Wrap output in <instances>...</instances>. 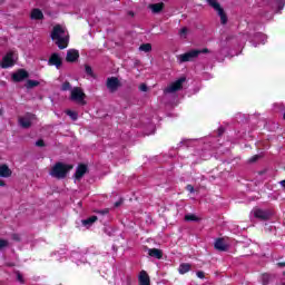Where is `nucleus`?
Instances as JSON below:
<instances>
[{"instance_id":"obj_26","label":"nucleus","mask_w":285,"mask_h":285,"mask_svg":"<svg viewBox=\"0 0 285 285\" xmlns=\"http://www.w3.org/2000/svg\"><path fill=\"white\" fill-rule=\"evenodd\" d=\"M180 39H188V27H183L178 32Z\"/></svg>"},{"instance_id":"obj_35","label":"nucleus","mask_w":285,"mask_h":285,"mask_svg":"<svg viewBox=\"0 0 285 285\" xmlns=\"http://www.w3.org/2000/svg\"><path fill=\"white\" fill-rule=\"evenodd\" d=\"M36 146H38V148H43L46 147V142L43 141V139H39L36 141Z\"/></svg>"},{"instance_id":"obj_17","label":"nucleus","mask_w":285,"mask_h":285,"mask_svg":"<svg viewBox=\"0 0 285 285\" xmlns=\"http://www.w3.org/2000/svg\"><path fill=\"white\" fill-rule=\"evenodd\" d=\"M0 177H12V170L10 167H8V165H0Z\"/></svg>"},{"instance_id":"obj_28","label":"nucleus","mask_w":285,"mask_h":285,"mask_svg":"<svg viewBox=\"0 0 285 285\" xmlns=\"http://www.w3.org/2000/svg\"><path fill=\"white\" fill-rule=\"evenodd\" d=\"M199 217L195 214H187L185 215V222H199Z\"/></svg>"},{"instance_id":"obj_30","label":"nucleus","mask_w":285,"mask_h":285,"mask_svg":"<svg viewBox=\"0 0 285 285\" xmlns=\"http://www.w3.org/2000/svg\"><path fill=\"white\" fill-rule=\"evenodd\" d=\"M85 72L88 75V77L95 79V72L92 71V67H90V65H85Z\"/></svg>"},{"instance_id":"obj_53","label":"nucleus","mask_w":285,"mask_h":285,"mask_svg":"<svg viewBox=\"0 0 285 285\" xmlns=\"http://www.w3.org/2000/svg\"><path fill=\"white\" fill-rule=\"evenodd\" d=\"M78 206H81V203H78Z\"/></svg>"},{"instance_id":"obj_42","label":"nucleus","mask_w":285,"mask_h":285,"mask_svg":"<svg viewBox=\"0 0 285 285\" xmlns=\"http://www.w3.org/2000/svg\"><path fill=\"white\" fill-rule=\"evenodd\" d=\"M196 275L199 277V279H204L205 277L204 272H197Z\"/></svg>"},{"instance_id":"obj_31","label":"nucleus","mask_w":285,"mask_h":285,"mask_svg":"<svg viewBox=\"0 0 285 285\" xmlns=\"http://www.w3.org/2000/svg\"><path fill=\"white\" fill-rule=\"evenodd\" d=\"M277 12H282V10H284V6H285V0H277Z\"/></svg>"},{"instance_id":"obj_12","label":"nucleus","mask_w":285,"mask_h":285,"mask_svg":"<svg viewBox=\"0 0 285 285\" xmlns=\"http://www.w3.org/2000/svg\"><path fill=\"white\" fill-rule=\"evenodd\" d=\"M49 66H55L58 70L63 65V60H61V56L59 53H52L48 60Z\"/></svg>"},{"instance_id":"obj_54","label":"nucleus","mask_w":285,"mask_h":285,"mask_svg":"<svg viewBox=\"0 0 285 285\" xmlns=\"http://www.w3.org/2000/svg\"><path fill=\"white\" fill-rule=\"evenodd\" d=\"M281 285H285V283H282Z\"/></svg>"},{"instance_id":"obj_9","label":"nucleus","mask_w":285,"mask_h":285,"mask_svg":"<svg viewBox=\"0 0 285 285\" xmlns=\"http://www.w3.org/2000/svg\"><path fill=\"white\" fill-rule=\"evenodd\" d=\"M214 248L219 253H226L230 248V245H228L224 238H216Z\"/></svg>"},{"instance_id":"obj_13","label":"nucleus","mask_w":285,"mask_h":285,"mask_svg":"<svg viewBox=\"0 0 285 285\" xmlns=\"http://www.w3.org/2000/svg\"><path fill=\"white\" fill-rule=\"evenodd\" d=\"M1 68H12L14 66V58H12V52L7 53L0 63Z\"/></svg>"},{"instance_id":"obj_52","label":"nucleus","mask_w":285,"mask_h":285,"mask_svg":"<svg viewBox=\"0 0 285 285\" xmlns=\"http://www.w3.org/2000/svg\"><path fill=\"white\" fill-rule=\"evenodd\" d=\"M9 266H14V264H9Z\"/></svg>"},{"instance_id":"obj_43","label":"nucleus","mask_w":285,"mask_h":285,"mask_svg":"<svg viewBox=\"0 0 285 285\" xmlns=\"http://www.w3.org/2000/svg\"><path fill=\"white\" fill-rule=\"evenodd\" d=\"M187 190H189L190 193H195V187H193V185H187Z\"/></svg>"},{"instance_id":"obj_27","label":"nucleus","mask_w":285,"mask_h":285,"mask_svg":"<svg viewBox=\"0 0 285 285\" xmlns=\"http://www.w3.org/2000/svg\"><path fill=\"white\" fill-rule=\"evenodd\" d=\"M140 52H150V50H153V45L150 43H142L139 47Z\"/></svg>"},{"instance_id":"obj_5","label":"nucleus","mask_w":285,"mask_h":285,"mask_svg":"<svg viewBox=\"0 0 285 285\" xmlns=\"http://www.w3.org/2000/svg\"><path fill=\"white\" fill-rule=\"evenodd\" d=\"M186 82V77H181L171 85H169L167 88H165L164 92L165 95H173V92H178V90H181L184 88V83Z\"/></svg>"},{"instance_id":"obj_16","label":"nucleus","mask_w":285,"mask_h":285,"mask_svg":"<svg viewBox=\"0 0 285 285\" xmlns=\"http://www.w3.org/2000/svg\"><path fill=\"white\" fill-rule=\"evenodd\" d=\"M138 282L140 285H150V276H148V273L146 271H141L138 276Z\"/></svg>"},{"instance_id":"obj_51","label":"nucleus","mask_w":285,"mask_h":285,"mask_svg":"<svg viewBox=\"0 0 285 285\" xmlns=\"http://www.w3.org/2000/svg\"><path fill=\"white\" fill-rule=\"evenodd\" d=\"M283 119H285V111H284V115H283Z\"/></svg>"},{"instance_id":"obj_2","label":"nucleus","mask_w":285,"mask_h":285,"mask_svg":"<svg viewBox=\"0 0 285 285\" xmlns=\"http://www.w3.org/2000/svg\"><path fill=\"white\" fill-rule=\"evenodd\" d=\"M72 165H66L63 163H56L53 167L51 168L49 175L51 177H55V179H66L68 176V173L72 170Z\"/></svg>"},{"instance_id":"obj_6","label":"nucleus","mask_w":285,"mask_h":285,"mask_svg":"<svg viewBox=\"0 0 285 285\" xmlns=\"http://www.w3.org/2000/svg\"><path fill=\"white\" fill-rule=\"evenodd\" d=\"M106 87L109 89V92H117L121 88V81L117 77L107 78Z\"/></svg>"},{"instance_id":"obj_18","label":"nucleus","mask_w":285,"mask_h":285,"mask_svg":"<svg viewBox=\"0 0 285 285\" xmlns=\"http://www.w3.org/2000/svg\"><path fill=\"white\" fill-rule=\"evenodd\" d=\"M148 8H149V10H151V12L154 14H159V12H161V10H164V2L149 4Z\"/></svg>"},{"instance_id":"obj_29","label":"nucleus","mask_w":285,"mask_h":285,"mask_svg":"<svg viewBox=\"0 0 285 285\" xmlns=\"http://www.w3.org/2000/svg\"><path fill=\"white\" fill-rule=\"evenodd\" d=\"M39 83L40 82L37 80H27L26 88H28V89L37 88V86H39Z\"/></svg>"},{"instance_id":"obj_50","label":"nucleus","mask_w":285,"mask_h":285,"mask_svg":"<svg viewBox=\"0 0 285 285\" xmlns=\"http://www.w3.org/2000/svg\"><path fill=\"white\" fill-rule=\"evenodd\" d=\"M6 0H0V3H3Z\"/></svg>"},{"instance_id":"obj_45","label":"nucleus","mask_w":285,"mask_h":285,"mask_svg":"<svg viewBox=\"0 0 285 285\" xmlns=\"http://www.w3.org/2000/svg\"><path fill=\"white\" fill-rule=\"evenodd\" d=\"M281 186L285 188V179L279 181Z\"/></svg>"},{"instance_id":"obj_3","label":"nucleus","mask_w":285,"mask_h":285,"mask_svg":"<svg viewBox=\"0 0 285 285\" xmlns=\"http://www.w3.org/2000/svg\"><path fill=\"white\" fill-rule=\"evenodd\" d=\"M206 3L217 12L222 26H226L228 23V16L224 11V8H222V4L217 0H206Z\"/></svg>"},{"instance_id":"obj_49","label":"nucleus","mask_w":285,"mask_h":285,"mask_svg":"<svg viewBox=\"0 0 285 285\" xmlns=\"http://www.w3.org/2000/svg\"><path fill=\"white\" fill-rule=\"evenodd\" d=\"M253 46H254V48H257V42L254 41V42H253Z\"/></svg>"},{"instance_id":"obj_36","label":"nucleus","mask_w":285,"mask_h":285,"mask_svg":"<svg viewBox=\"0 0 285 285\" xmlns=\"http://www.w3.org/2000/svg\"><path fill=\"white\" fill-rule=\"evenodd\" d=\"M96 213H98V215H108L110 213V209L106 208L102 210H97Z\"/></svg>"},{"instance_id":"obj_25","label":"nucleus","mask_w":285,"mask_h":285,"mask_svg":"<svg viewBox=\"0 0 285 285\" xmlns=\"http://www.w3.org/2000/svg\"><path fill=\"white\" fill-rule=\"evenodd\" d=\"M255 41H258V43H264L267 39L266 35L264 33H256L254 36Z\"/></svg>"},{"instance_id":"obj_40","label":"nucleus","mask_w":285,"mask_h":285,"mask_svg":"<svg viewBox=\"0 0 285 285\" xmlns=\"http://www.w3.org/2000/svg\"><path fill=\"white\" fill-rule=\"evenodd\" d=\"M199 55H208V52H210V50H208L207 48L198 50Z\"/></svg>"},{"instance_id":"obj_14","label":"nucleus","mask_w":285,"mask_h":285,"mask_svg":"<svg viewBox=\"0 0 285 285\" xmlns=\"http://www.w3.org/2000/svg\"><path fill=\"white\" fill-rule=\"evenodd\" d=\"M28 77H29L28 71H26L24 69H19L12 75V79L16 82L23 81V79H28Z\"/></svg>"},{"instance_id":"obj_8","label":"nucleus","mask_w":285,"mask_h":285,"mask_svg":"<svg viewBox=\"0 0 285 285\" xmlns=\"http://www.w3.org/2000/svg\"><path fill=\"white\" fill-rule=\"evenodd\" d=\"M197 57H199V50L195 49L178 56V59L180 63H186V61H194Z\"/></svg>"},{"instance_id":"obj_24","label":"nucleus","mask_w":285,"mask_h":285,"mask_svg":"<svg viewBox=\"0 0 285 285\" xmlns=\"http://www.w3.org/2000/svg\"><path fill=\"white\" fill-rule=\"evenodd\" d=\"M66 115H68V117H70V119H72V121H77V119H79V114H77V111L68 109L66 111Z\"/></svg>"},{"instance_id":"obj_15","label":"nucleus","mask_w":285,"mask_h":285,"mask_svg":"<svg viewBox=\"0 0 285 285\" xmlns=\"http://www.w3.org/2000/svg\"><path fill=\"white\" fill-rule=\"evenodd\" d=\"M79 59V51L76 49H70L67 51L66 61L68 63H75Z\"/></svg>"},{"instance_id":"obj_21","label":"nucleus","mask_w":285,"mask_h":285,"mask_svg":"<svg viewBox=\"0 0 285 285\" xmlns=\"http://www.w3.org/2000/svg\"><path fill=\"white\" fill-rule=\"evenodd\" d=\"M275 279V275L273 274H263L262 275V284L263 285H268L271 282Z\"/></svg>"},{"instance_id":"obj_11","label":"nucleus","mask_w":285,"mask_h":285,"mask_svg":"<svg viewBox=\"0 0 285 285\" xmlns=\"http://www.w3.org/2000/svg\"><path fill=\"white\" fill-rule=\"evenodd\" d=\"M87 173H88V165H85V164L78 165V167L76 168V173L73 175L76 181H81V179H83V175H86Z\"/></svg>"},{"instance_id":"obj_39","label":"nucleus","mask_w":285,"mask_h":285,"mask_svg":"<svg viewBox=\"0 0 285 285\" xmlns=\"http://www.w3.org/2000/svg\"><path fill=\"white\" fill-rule=\"evenodd\" d=\"M124 204V198H120L118 202L115 203V208H119Z\"/></svg>"},{"instance_id":"obj_44","label":"nucleus","mask_w":285,"mask_h":285,"mask_svg":"<svg viewBox=\"0 0 285 285\" xmlns=\"http://www.w3.org/2000/svg\"><path fill=\"white\" fill-rule=\"evenodd\" d=\"M188 141H190L189 139H185L183 141H180V146H183V144H188Z\"/></svg>"},{"instance_id":"obj_46","label":"nucleus","mask_w":285,"mask_h":285,"mask_svg":"<svg viewBox=\"0 0 285 285\" xmlns=\"http://www.w3.org/2000/svg\"><path fill=\"white\" fill-rule=\"evenodd\" d=\"M0 186H1V187L6 186V181L0 180Z\"/></svg>"},{"instance_id":"obj_47","label":"nucleus","mask_w":285,"mask_h":285,"mask_svg":"<svg viewBox=\"0 0 285 285\" xmlns=\"http://www.w3.org/2000/svg\"><path fill=\"white\" fill-rule=\"evenodd\" d=\"M277 266H279V268H282V266H285V263H277Z\"/></svg>"},{"instance_id":"obj_41","label":"nucleus","mask_w":285,"mask_h":285,"mask_svg":"<svg viewBox=\"0 0 285 285\" xmlns=\"http://www.w3.org/2000/svg\"><path fill=\"white\" fill-rule=\"evenodd\" d=\"M224 132H225L224 127H220V128L218 129V137H222V136L224 135Z\"/></svg>"},{"instance_id":"obj_37","label":"nucleus","mask_w":285,"mask_h":285,"mask_svg":"<svg viewBox=\"0 0 285 285\" xmlns=\"http://www.w3.org/2000/svg\"><path fill=\"white\" fill-rule=\"evenodd\" d=\"M11 238H12L14 242H21V236H19V234H12V235H11Z\"/></svg>"},{"instance_id":"obj_32","label":"nucleus","mask_w":285,"mask_h":285,"mask_svg":"<svg viewBox=\"0 0 285 285\" xmlns=\"http://www.w3.org/2000/svg\"><path fill=\"white\" fill-rule=\"evenodd\" d=\"M61 90L63 92H66L67 90H72V86L68 81H65L61 86Z\"/></svg>"},{"instance_id":"obj_48","label":"nucleus","mask_w":285,"mask_h":285,"mask_svg":"<svg viewBox=\"0 0 285 285\" xmlns=\"http://www.w3.org/2000/svg\"><path fill=\"white\" fill-rule=\"evenodd\" d=\"M130 17H135V12L129 11Z\"/></svg>"},{"instance_id":"obj_38","label":"nucleus","mask_w":285,"mask_h":285,"mask_svg":"<svg viewBox=\"0 0 285 285\" xmlns=\"http://www.w3.org/2000/svg\"><path fill=\"white\" fill-rule=\"evenodd\" d=\"M16 275H17L18 282H20L21 284H23V276L21 275V273H20V272H16Z\"/></svg>"},{"instance_id":"obj_10","label":"nucleus","mask_w":285,"mask_h":285,"mask_svg":"<svg viewBox=\"0 0 285 285\" xmlns=\"http://www.w3.org/2000/svg\"><path fill=\"white\" fill-rule=\"evenodd\" d=\"M253 213L254 217H256V219H261L262 222H268V219H271V212L268 210L255 208L253 209Z\"/></svg>"},{"instance_id":"obj_33","label":"nucleus","mask_w":285,"mask_h":285,"mask_svg":"<svg viewBox=\"0 0 285 285\" xmlns=\"http://www.w3.org/2000/svg\"><path fill=\"white\" fill-rule=\"evenodd\" d=\"M262 156L255 155L252 158L248 159V164H255L257 160L261 159Z\"/></svg>"},{"instance_id":"obj_1","label":"nucleus","mask_w":285,"mask_h":285,"mask_svg":"<svg viewBox=\"0 0 285 285\" xmlns=\"http://www.w3.org/2000/svg\"><path fill=\"white\" fill-rule=\"evenodd\" d=\"M51 39L52 41H55L56 46H58L60 50H66L70 41L68 33H66V29H63L61 24H57L53 27L51 31Z\"/></svg>"},{"instance_id":"obj_7","label":"nucleus","mask_w":285,"mask_h":285,"mask_svg":"<svg viewBox=\"0 0 285 285\" xmlns=\"http://www.w3.org/2000/svg\"><path fill=\"white\" fill-rule=\"evenodd\" d=\"M37 119V116L35 114H27L23 117L19 118V124L21 128L28 129L32 127V121Z\"/></svg>"},{"instance_id":"obj_19","label":"nucleus","mask_w":285,"mask_h":285,"mask_svg":"<svg viewBox=\"0 0 285 285\" xmlns=\"http://www.w3.org/2000/svg\"><path fill=\"white\" fill-rule=\"evenodd\" d=\"M148 255L150 257H155L156 259H161V257H164V252H161V249L151 248L148 249Z\"/></svg>"},{"instance_id":"obj_4","label":"nucleus","mask_w":285,"mask_h":285,"mask_svg":"<svg viewBox=\"0 0 285 285\" xmlns=\"http://www.w3.org/2000/svg\"><path fill=\"white\" fill-rule=\"evenodd\" d=\"M70 101H75L78 106H86L88 102L86 101V92L81 87H73L71 89V94L69 97Z\"/></svg>"},{"instance_id":"obj_23","label":"nucleus","mask_w":285,"mask_h":285,"mask_svg":"<svg viewBox=\"0 0 285 285\" xmlns=\"http://www.w3.org/2000/svg\"><path fill=\"white\" fill-rule=\"evenodd\" d=\"M31 19L41 20L43 19V12L39 9H33L31 12Z\"/></svg>"},{"instance_id":"obj_34","label":"nucleus","mask_w":285,"mask_h":285,"mask_svg":"<svg viewBox=\"0 0 285 285\" xmlns=\"http://www.w3.org/2000/svg\"><path fill=\"white\" fill-rule=\"evenodd\" d=\"M139 90H140V92H148V85H146V83H140Z\"/></svg>"},{"instance_id":"obj_22","label":"nucleus","mask_w":285,"mask_h":285,"mask_svg":"<svg viewBox=\"0 0 285 285\" xmlns=\"http://www.w3.org/2000/svg\"><path fill=\"white\" fill-rule=\"evenodd\" d=\"M188 271H190V264H188V263L180 264V266L178 268V273L180 275H186V273H188Z\"/></svg>"},{"instance_id":"obj_20","label":"nucleus","mask_w":285,"mask_h":285,"mask_svg":"<svg viewBox=\"0 0 285 285\" xmlns=\"http://www.w3.org/2000/svg\"><path fill=\"white\" fill-rule=\"evenodd\" d=\"M98 217L97 216H91L87 219H82L81 224L82 226H85V228H90V226H92V224H95V222H97Z\"/></svg>"}]
</instances>
